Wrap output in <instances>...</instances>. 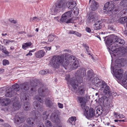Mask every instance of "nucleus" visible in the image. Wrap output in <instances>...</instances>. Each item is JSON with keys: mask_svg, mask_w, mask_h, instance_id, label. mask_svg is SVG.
I'll return each instance as SVG.
<instances>
[{"mask_svg": "<svg viewBox=\"0 0 127 127\" xmlns=\"http://www.w3.org/2000/svg\"><path fill=\"white\" fill-rule=\"evenodd\" d=\"M106 43L108 48L110 50V53L111 55L115 49V48L124 45L125 42L123 39L119 38L116 36L112 35L107 38Z\"/></svg>", "mask_w": 127, "mask_h": 127, "instance_id": "f257e3e1", "label": "nucleus"}, {"mask_svg": "<svg viewBox=\"0 0 127 127\" xmlns=\"http://www.w3.org/2000/svg\"><path fill=\"white\" fill-rule=\"evenodd\" d=\"M121 60H117L115 61V64L114 66L113 64L111 66V68L115 77L119 79H120L123 85H125L127 83V73H125L124 75L122 76L123 70L120 68L121 66Z\"/></svg>", "mask_w": 127, "mask_h": 127, "instance_id": "f03ea898", "label": "nucleus"}, {"mask_svg": "<svg viewBox=\"0 0 127 127\" xmlns=\"http://www.w3.org/2000/svg\"><path fill=\"white\" fill-rule=\"evenodd\" d=\"M72 58L73 55L69 56L67 60L66 59H64V56H54L51 60V64L52 66L56 68H58L60 66V64H61L65 69H67L65 67V66L68 68L69 62L72 60Z\"/></svg>", "mask_w": 127, "mask_h": 127, "instance_id": "7ed1b4c3", "label": "nucleus"}, {"mask_svg": "<svg viewBox=\"0 0 127 127\" xmlns=\"http://www.w3.org/2000/svg\"><path fill=\"white\" fill-rule=\"evenodd\" d=\"M78 99L80 103V105L82 109L85 110L86 112L85 115L86 117L89 119L93 118L95 115V110L92 108L88 110L89 107L86 105V100L85 98L82 97H79Z\"/></svg>", "mask_w": 127, "mask_h": 127, "instance_id": "20e7f679", "label": "nucleus"}, {"mask_svg": "<svg viewBox=\"0 0 127 127\" xmlns=\"http://www.w3.org/2000/svg\"><path fill=\"white\" fill-rule=\"evenodd\" d=\"M66 5V3L64 1L61 0L55 4V7L53 10L52 15H55L61 10L64 9Z\"/></svg>", "mask_w": 127, "mask_h": 127, "instance_id": "39448f33", "label": "nucleus"}, {"mask_svg": "<svg viewBox=\"0 0 127 127\" xmlns=\"http://www.w3.org/2000/svg\"><path fill=\"white\" fill-rule=\"evenodd\" d=\"M86 69L84 68H81L75 73L76 80L78 82L81 83L83 81V78L86 75Z\"/></svg>", "mask_w": 127, "mask_h": 127, "instance_id": "423d86ee", "label": "nucleus"}, {"mask_svg": "<svg viewBox=\"0 0 127 127\" xmlns=\"http://www.w3.org/2000/svg\"><path fill=\"white\" fill-rule=\"evenodd\" d=\"M113 51V53L111 55L112 57L114 56L116 57H119L122 55L123 54L127 53V47H122L117 48H115V50Z\"/></svg>", "mask_w": 127, "mask_h": 127, "instance_id": "0eeeda50", "label": "nucleus"}, {"mask_svg": "<svg viewBox=\"0 0 127 127\" xmlns=\"http://www.w3.org/2000/svg\"><path fill=\"white\" fill-rule=\"evenodd\" d=\"M114 5L113 1H108L105 4L103 11L106 13H112Z\"/></svg>", "mask_w": 127, "mask_h": 127, "instance_id": "6e6552de", "label": "nucleus"}, {"mask_svg": "<svg viewBox=\"0 0 127 127\" xmlns=\"http://www.w3.org/2000/svg\"><path fill=\"white\" fill-rule=\"evenodd\" d=\"M78 66V62L76 60V58L73 56V58L69 62L68 69H76Z\"/></svg>", "mask_w": 127, "mask_h": 127, "instance_id": "1a4fd4ad", "label": "nucleus"}, {"mask_svg": "<svg viewBox=\"0 0 127 127\" xmlns=\"http://www.w3.org/2000/svg\"><path fill=\"white\" fill-rule=\"evenodd\" d=\"M38 92L40 95L43 97L46 96L48 93V90L44 86L39 88Z\"/></svg>", "mask_w": 127, "mask_h": 127, "instance_id": "9d476101", "label": "nucleus"}, {"mask_svg": "<svg viewBox=\"0 0 127 127\" xmlns=\"http://www.w3.org/2000/svg\"><path fill=\"white\" fill-rule=\"evenodd\" d=\"M92 82L94 85L99 88L102 87V85L104 83V82L100 80L97 77H95L93 78L92 81Z\"/></svg>", "mask_w": 127, "mask_h": 127, "instance_id": "9b49d317", "label": "nucleus"}, {"mask_svg": "<svg viewBox=\"0 0 127 127\" xmlns=\"http://www.w3.org/2000/svg\"><path fill=\"white\" fill-rule=\"evenodd\" d=\"M102 87H100L99 89L100 90H103V92L104 94L107 95L109 94L110 92L109 87L104 82V83L103 85H102Z\"/></svg>", "mask_w": 127, "mask_h": 127, "instance_id": "f8f14e48", "label": "nucleus"}, {"mask_svg": "<svg viewBox=\"0 0 127 127\" xmlns=\"http://www.w3.org/2000/svg\"><path fill=\"white\" fill-rule=\"evenodd\" d=\"M15 123L18 125L24 122L26 120L25 116H17L15 117Z\"/></svg>", "mask_w": 127, "mask_h": 127, "instance_id": "ddd939ff", "label": "nucleus"}, {"mask_svg": "<svg viewBox=\"0 0 127 127\" xmlns=\"http://www.w3.org/2000/svg\"><path fill=\"white\" fill-rule=\"evenodd\" d=\"M16 93L10 87H8L6 89L5 96L8 97H11L15 95Z\"/></svg>", "mask_w": 127, "mask_h": 127, "instance_id": "4468645a", "label": "nucleus"}, {"mask_svg": "<svg viewBox=\"0 0 127 127\" xmlns=\"http://www.w3.org/2000/svg\"><path fill=\"white\" fill-rule=\"evenodd\" d=\"M78 83H79L77 80L76 81L75 79H71L70 81V84L72 87V90L73 92H75L76 91V90L77 89L78 86Z\"/></svg>", "mask_w": 127, "mask_h": 127, "instance_id": "2eb2a0df", "label": "nucleus"}, {"mask_svg": "<svg viewBox=\"0 0 127 127\" xmlns=\"http://www.w3.org/2000/svg\"><path fill=\"white\" fill-rule=\"evenodd\" d=\"M31 114V117L33 119L37 121H40L41 119V116L38 111H33Z\"/></svg>", "mask_w": 127, "mask_h": 127, "instance_id": "dca6fc26", "label": "nucleus"}, {"mask_svg": "<svg viewBox=\"0 0 127 127\" xmlns=\"http://www.w3.org/2000/svg\"><path fill=\"white\" fill-rule=\"evenodd\" d=\"M76 5V2L73 0H70L66 3V5L69 9H72Z\"/></svg>", "mask_w": 127, "mask_h": 127, "instance_id": "f3484780", "label": "nucleus"}, {"mask_svg": "<svg viewBox=\"0 0 127 127\" xmlns=\"http://www.w3.org/2000/svg\"><path fill=\"white\" fill-rule=\"evenodd\" d=\"M10 102V100L6 98H5L0 100V103L3 106H7Z\"/></svg>", "mask_w": 127, "mask_h": 127, "instance_id": "a211bd4d", "label": "nucleus"}, {"mask_svg": "<svg viewBox=\"0 0 127 127\" xmlns=\"http://www.w3.org/2000/svg\"><path fill=\"white\" fill-rule=\"evenodd\" d=\"M50 118L53 122L56 123H60V120L58 115L56 113H52L50 116Z\"/></svg>", "mask_w": 127, "mask_h": 127, "instance_id": "6ab92c4d", "label": "nucleus"}, {"mask_svg": "<svg viewBox=\"0 0 127 127\" xmlns=\"http://www.w3.org/2000/svg\"><path fill=\"white\" fill-rule=\"evenodd\" d=\"M30 84L28 82H26L20 85V88L23 92H25L28 90Z\"/></svg>", "mask_w": 127, "mask_h": 127, "instance_id": "aec40b11", "label": "nucleus"}, {"mask_svg": "<svg viewBox=\"0 0 127 127\" xmlns=\"http://www.w3.org/2000/svg\"><path fill=\"white\" fill-rule=\"evenodd\" d=\"M21 106V104L18 100L15 101L13 104L14 110H16L19 109Z\"/></svg>", "mask_w": 127, "mask_h": 127, "instance_id": "412c9836", "label": "nucleus"}, {"mask_svg": "<svg viewBox=\"0 0 127 127\" xmlns=\"http://www.w3.org/2000/svg\"><path fill=\"white\" fill-rule=\"evenodd\" d=\"M98 6V4L97 2L94 0L92 1L90 7L92 10L95 11L96 10Z\"/></svg>", "mask_w": 127, "mask_h": 127, "instance_id": "4be33fe9", "label": "nucleus"}, {"mask_svg": "<svg viewBox=\"0 0 127 127\" xmlns=\"http://www.w3.org/2000/svg\"><path fill=\"white\" fill-rule=\"evenodd\" d=\"M76 92H75L77 94L79 95H83L85 93V89L83 86L79 87L77 90H76Z\"/></svg>", "mask_w": 127, "mask_h": 127, "instance_id": "5701e85b", "label": "nucleus"}, {"mask_svg": "<svg viewBox=\"0 0 127 127\" xmlns=\"http://www.w3.org/2000/svg\"><path fill=\"white\" fill-rule=\"evenodd\" d=\"M94 76V73L92 70H89L87 72L86 78L87 80L90 81L91 80Z\"/></svg>", "mask_w": 127, "mask_h": 127, "instance_id": "b1692460", "label": "nucleus"}, {"mask_svg": "<svg viewBox=\"0 0 127 127\" xmlns=\"http://www.w3.org/2000/svg\"><path fill=\"white\" fill-rule=\"evenodd\" d=\"M21 100H23L24 101H28L30 100V95L28 93L24 94L22 93L21 94L20 97Z\"/></svg>", "mask_w": 127, "mask_h": 127, "instance_id": "393cba45", "label": "nucleus"}, {"mask_svg": "<svg viewBox=\"0 0 127 127\" xmlns=\"http://www.w3.org/2000/svg\"><path fill=\"white\" fill-rule=\"evenodd\" d=\"M107 101V97L105 96H103L99 98L98 102L99 105H102L104 103L106 102Z\"/></svg>", "mask_w": 127, "mask_h": 127, "instance_id": "a878e982", "label": "nucleus"}, {"mask_svg": "<svg viewBox=\"0 0 127 127\" xmlns=\"http://www.w3.org/2000/svg\"><path fill=\"white\" fill-rule=\"evenodd\" d=\"M33 105L35 106L37 110L41 112H42L43 110V106L42 104H40L38 102H34L33 103Z\"/></svg>", "mask_w": 127, "mask_h": 127, "instance_id": "bb28decb", "label": "nucleus"}, {"mask_svg": "<svg viewBox=\"0 0 127 127\" xmlns=\"http://www.w3.org/2000/svg\"><path fill=\"white\" fill-rule=\"evenodd\" d=\"M102 22L98 20L96 22L94 25V28L96 30H99L102 28Z\"/></svg>", "mask_w": 127, "mask_h": 127, "instance_id": "cd10ccee", "label": "nucleus"}, {"mask_svg": "<svg viewBox=\"0 0 127 127\" xmlns=\"http://www.w3.org/2000/svg\"><path fill=\"white\" fill-rule=\"evenodd\" d=\"M97 20V18L96 17H95L94 16H89L87 21L88 23H90L94 22Z\"/></svg>", "mask_w": 127, "mask_h": 127, "instance_id": "c85d7f7f", "label": "nucleus"}, {"mask_svg": "<svg viewBox=\"0 0 127 127\" xmlns=\"http://www.w3.org/2000/svg\"><path fill=\"white\" fill-rule=\"evenodd\" d=\"M23 109L26 111H28L31 109V105L29 102H26L25 103Z\"/></svg>", "mask_w": 127, "mask_h": 127, "instance_id": "c756f323", "label": "nucleus"}, {"mask_svg": "<svg viewBox=\"0 0 127 127\" xmlns=\"http://www.w3.org/2000/svg\"><path fill=\"white\" fill-rule=\"evenodd\" d=\"M44 52L43 51L41 50L35 53L36 57L38 58H40L43 57L44 55Z\"/></svg>", "mask_w": 127, "mask_h": 127, "instance_id": "7c9ffc66", "label": "nucleus"}, {"mask_svg": "<svg viewBox=\"0 0 127 127\" xmlns=\"http://www.w3.org/2000/svg\"><path fill=\"white\" fill-rule=\"evenodd\" d=\"M45 103L46 106L47 107H51L53 103L50 100L49 98H45Z\"/></svg>", "mask_w": 127, "mask_h": 127, "instance_id": "2f4dec72", "label": "nucleus"}, {"mask_svg": "<svg viewBox=\"0 0 127 127\" xmlns=\"http://www.w3.org/2000/svg\"><path fill=\"white\" fill-rule=\"evenodd\" d=\"M127 21V16H124L120 18L119 19V22L121 24L125 23Z\"/></svg>", "mask_w": 127, "mask_h": 127, "instance_id": "473e14b6", "label": "nucleus"}, {"mask_svg": "<svg viewBox=\"0 0 127 127\" xmlns=\"http://www.w3.org/2000/svg\"><path fill=\"white\" fill-rule=\"evenodd\" d=\"M11 88L14 91H18L19 90V86L18 84L16 83L12 86Z\"/></svg>", "mask_w": 127, "mask_h": 127, "instance_id": "72a5a7b5", "label": "nucleus"}, {"mask_svg": "<svg viewBox=\"0 0 127 127\" xmlns=\"http://www.w3.org/2000/svg\"><path fill=\"white\" fill-rule=\"evenodd\" d=\"M120 5L123 7H127V0H122L120 2Z\"/></svg>", "mask_w": 127, "mask_h": 127, "instance_id": "f704fd0d", "label": "nucleus"}, {"mask_svg": "<svg viewBox=\"0 0 127 127\" xmlns=\"http://www.w3.org/2000/svg\"><path fill=\"white\" fill-rule=\"evenodd\" d=\"M76 120V118L75 117H71L68 120L67 122L68 123H70L72 125H73L72 122H75Z\"/></svg>", "mask_w": 127, "mask_h": 127, "instance_id": "c9c22d12", "label": "nucleus"}, {"mask_svg": "<svg viewBox=\"0 0 127 127\" xmlns=\"http://www.w3.org/2000/svg\"><path fill=\"white\" fill-rule=\"evenodd\" d=\"M35 98L37 101L40 102V103L43 104L44 102V99L43 98L41 99L39 97V95L35 96Z\"/></svg>", "mask_w": 127, "mask_h": 127, "instance_id": "e433bc0d", "label": "nucleus"}, {"mask_svg": "<svg viewBox=\"0 0 127 127\" xmlns=\"http://www.w3.org/2000/svg\"><path fill=\"white\" fill-rule=\"evenodd\" d=\"M32 119V118H28L27 120V122L30 125H33V120Z\"/></svg>", "mask_w": 127, "mask_h": 127, "instance_id": "4c0bfd02", "label": "nucleus"}, {"mask_svg": "<svg viewBox=\"0 0 127 127\" xmlns=\"http://www.w3.org/2000/svg\"><path fill=\"white\" fill-rule=\"evenodd\" d=\"M45 125L47 127H51L52 124L51 122L49 121L46 120L45 121Z\"/></svg>", "mask_w": 127, "mask_h": 127, "instance_id": "58836bf2", "label": "nucleus"}, {"mask_svg": "<svg viewBox=\"0 0 127 127\" xmlns=\"http://www.w3.org/2000/svg\"><path fill=\"white\" fill-rule=\"evenodd\" d=\"M32 44L31 42L25 43L23 44L22 45V48L25 49L26 47L30 46Z\"/></svg>", "mask_w": 127, "mask_h": 127, "instance_id": "ea45409f", "label": "nucleus"}, {"mask_svg": "<svg viewBox=\"0 0 127 127\" xmlns=\"http://www.w3.org/2000/svg\"><path fill=\"white\" fill-rule=\"evenodd\" d=\"M49 73V72L48 70L46 71L41 70L39 72V73L41 75H45Z\"/></svg>", "mask_w": 127, "mask_h": 127, "instance_id": "a19ab883", "label": "nucleus"}, {"mask_svg": "<svg viewBox=\"0 0 127 127\" xmlns=\"http://www.w3.org/2000/svg\"><path fill=\"white\" fill-rule=\"evenodd\" d=\"M48 41L49 42H50L52 41L54 39V36L53 35L50 34V35L48 36Z\"/></svg>", "mask_w": 127, "mask_h": 127, "instance_id": "79ce46f5", "label": "nucleus"}, {"mask_svg": "<svg viewBox=\"0 0 127 127\" xmlns=\"http://www.w3.org/2000/svg\"><path fill=\"white\" fill-rule=\"evenodd\" d=\"M108 29L111 31H114L115 30V28L112 25H110L108 26Z\"/></svg>", "mask_w": 127, "mask_h": 127, "instance_id": "37998d69", "label": "nucleus"}, {"mask_svg": "<svg viewBox=\"0 0 127 127\" xmlns=\"http://www.w3.org/2000/svg\"><path fill=\"white\" fill-rule=\"evenodd\" d=\"M72 13L71 10L68 11L63 14L62 16H70Z\"/></svg>", "mask_w": 127, "mask_h": 127, "instance_id": "c03bdc74", "label": "nucleus"}, {"mask_svg": "<svg viewBox=\"0 0 127 127\" xmlns=\"http://www.w3.org/2000/svg\"><path fill=\"white\" fill-rule=\"evenodd\" d=\"M67 16H62L60 19V21L62 22L66 21L67 20Z\"/></svg>", "mask_w": 127, "mask_h": 127, "instance_id": "a18cd8bd", "label": "nucleus"}, {"mask_svg": "<svg viewBox=\"0 0 127 127\" xmlns=\"http://www.w3.org/2000/svg\"><path fill=\"white\" fill-rule=\"evenodd\" d=\"M96 111L97 113L98 114V115H101L103 112V110L102 108L101 109L100 108H97L96 109Z\"/></svg>", "mask_w": 127, "mask_h": 127, "instance_id": "49530a36", "label": "nucleus"}, {"mask_svg": "<svg viewBox=\"0 0 127 127\" xmlns=\"http://www.w3.org/2000/svg\"><path fill=\"white\" fill-rule=\"evenodd\" d=\"M40 18H38L37 17H33L32 18H31L30 20L31 21H37L40 20Z\"/></svg>", "mask_w": 127, "mask_h": 127, "instance_id": "de8ad7c7", "label": "nucleus"}, {"mask_svg": "<svg viewBox=\"0 0 127 127\" xmlns=\"http://www.w3.org/2000/svg\"><path fill=\"white\" fill-rule=\"evenodd\" d=\"M2 62L3 65H5L9 64V62L8 60H3Z\"/></svg>", "mask_w": 127, "mask_h": 127, "instance_id": "09e8293b", "label": "nucleus"}, {"mask_svg": "<svg viewBox=\"0 0 127 127\" xmlns=\"http://www.w3.org/2000/svg\"><path fill=\"white\" fill-rule=\"evenodd\" d=\"M1 51H2V52L6 54H9V53L6 50V49L4 47V48H3V49Z\"/></svg>", "mask_w": 127, "mask_h": 127, "instance_id": "8fccbe9b", "label": "nucleus"}, {"mask_svg": "<svg viewBox=\"0 0 127 127\" xmlns=\"http://www.w3.org/2000/svg\"><path fill=\"white\" fill-rule=\"evenodd\" d=\"M9 20L10 22L14 24H16L17 23L16 21V20L12 18L9 19Z\"/></svg>", "mask_w": 127, "mask_h": 127, "instance_id": "3c124183", "label": "nucleus"}, {"mask_svg": "<svg viewBox=\"0 0 127 127\" xmlns=\"http://www.w3.org/2000/svg\"><path fill=\"white\" fill-rule=\"evenodd\" d=\"M73 13L74 14V15L75 16L78 15L79 13L78 9H76L75 11L74 10L73 11Z\"/></svg>", "mask_w": 127, "mask_h": 127, "instance_id": "603ef678", "label": "nucleus"}, {"mask_svg": "<svg viewBox=\"0 0 127 127\" xmlns=\"http://www.w3.org/2000/svg\"><path fill=\"white\" fill-rule=\"evenodd\" d=\"M48 116L47 115H43L42 118L43 120H46L47 119Z\"/></svg>", "mask_w": 127, "mask_h": 127, "instance_id": "864d4df0", "label": "nucleus"}, {"mask_svg": "<svg viewBox=\"0 0 127 127\" xmlns=\"http://www.w3.org/2000/svg\"><path fill=\"white\" fill-rule=\"evenodd\" d=\"M74 34L76 35L78 37H80L81 35V34L79 33L78 32L76 31H75Z\"/></svg>", "mask_w": 127, "mask_h": 127, "instance_id": "5fc2aeb1", "label": "nucleus"}, {"mask_svg": "<svg viewBox=\"0 0 127 127\" xmlns=\"http://www.w3.org/2000/svg\"><path fill=\"white\" fill-rule=\"evenodd\" d=\"M54 126V127H62L61 125L59 124V123H57Z\"/></svg>", "mask_w": 127, "mask_h": 127, "instance_id": "6e6d98bb", "label": "nucleus"}, {"mask_svg": "<svg viewBox=\"0 0 127 127\" xmlns=\"http://www.w3.org/2000/svg\"><path fill=\"white\" fill-rule=\"evenodd\" d=\"M58 105L59 107L60 108H62L63 107V104L61 103H58Z\"/></svg>", "mask_w": 127, "mask_h": 127, "instance_id": "4d7b16f0", "label": "nucleus"}, {"mask_svg": "<svg viewBox=\"0 0 127 127\" xmlns=\"http://www.w3.org/2000/svg\"><path fill=\"white\" fill-rule=\"evenodd\" d=\"M75 32V31H74L73 30H70L69 31L68 33L70 34H74Z\"/></svg>", "mask_w": 127, "mask_h": 127, "instance_id": "13d9d810", "label": "nucleus"}, {"mask_svg": "<svg viewBox=\"0 0 127 127\" xmlns=\"http://www.w3.org/2000/svg\"><path fill=\"white\" fill-rule=\"evenodd\" d=\"M86 31L90 33L91 31L90 29L88 27H86Z\"/></svg>", "mask_w": 127, "mask_h": 127, "instance_id": "bf43d9fd", "label": "nucleus"}, {"mask_svg": "<svg viewBox=\"0 0 127 127\" xmlns=\"http://www.w3.org/2000/svg\"><path fill=\"white\" fill-rule=\"evenodd\" d=\"M37 127H45V126L43 124L41 123Z\"/></svg>", "mask_w": 127, "mask_h": 127, "instance_id": "052dcab7", "label": "nucleus"}, {"mask_svg": "<svg viewBox=\"0 0 127 127\" xmlns=\"http://www.w3.org/2000/svg\"><path fill=\"white\" fill-rule=\"evenodd\" d=\"M85 47H86L85 48L87 52L88 53L89 52H90V51L89 50V48L88 47V46H86Z\"/></svg>", "mask_w": 127, "mask_h": 127, "instance_id": "680f3d73", "label": "nucleus"}, {"mask_svg": "<svg viewBox=\"0 0 127 127\" xmlns=\"http://www.w3.org/2000/svg\"><path fill=\"white\" fill-rule=\"evenodd\" d=\"M72 19H70L69 20H68L67 21H66V23H72Z\"/></svg>", "mask_w": 127, "mask_h": 127, "instance_id": "e2e57ef3", "label": "nucleus"}, {"mask_svg": "<svg viewBox=\"0 0 127 127\" xmlns=\"http://www.w3.org/2000/svg\"><path fill=\"white\" fill-rule=\"evenodd\" d=\"M13 41H14L13 40H11V41H9V40H8L7 41H6V45H7V44H9L10 43V42H13Z\"/></svg>", "mask_w": 127, "mask_h": 127, "instance_id": "0e129e2a", "label": "nucleus"}, {"mask_svg": "<svg viewBox=\"0 0 127 127\" xmlns=\"http://www.w3.org/2000/svg\"><path fill=\"white\" fill-rule=\"evenodd\" d=\"M51 47H44V48H45L46 49H47V50H49L51 49Z\"/></svg>", "mask_w": 127, "mask_h": 127, "instance_id": "69168bd1", "label": "nucleus"}, {"mask_svg": "<svg viewBox=\"0 0 127 127\" xmlns=\"http://www.w3.org/2000/svg\"><path fill=\"white\" fill-rule=\"evenodd\" d=\"M4 71V70L3 69H0V74L3 73Z\"/></svg>", "mask_w": 127, "mask_h": 127, "instance_id": "338daca9", "label": "nucleus"}, {"mask_svg": "<svg viewBox=\"0 0 127 127\" xmlns=\"http://www.w3.org/2000/svg\"><path fill=\"white\" fill-rule=\"evenodd\" d=\"M4 48V46H2L0 44V50L1 51Z\"/></svg>", "mask_w": 127, "mask_h": 127, "instance_id": "774afa93", "label": "nucleus"}]
</instances>
